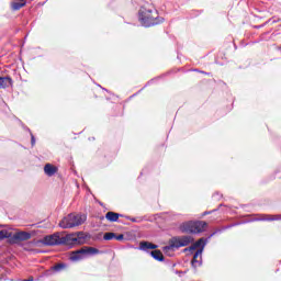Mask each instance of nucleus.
<instances>
[{
  "label": "nucleus",
  "instance_id": "nucleus-1",
  "mask_svg": "<svg viewBox=\"0 0 281 281\" xmlns=\"http://www.w3.org/2000/svg\"><path fill=\"white\" fill-rule=\"evenodd\" d=\"M179 229L182 234H201L207 229V223L204 221H189L180 224Z\"/></svg>",
  "mask_w": 281,
  "mask_h": 281
},
{
  "label": "nucleus",
  "instance_id": "nucleus-2",
  "mask_svg": "<svg viewBox=\"0 0 281 281\" xmlns=\"http://www.w3.org/2000/svg\"><path fill=\"white\" fill-rule=\"evenodd\" d=\"M85 221H87L86 215L71 213L59 222V227H63V229H71L72 227L82 225Z\"/></svg>",
  "mask_w": 281,
  "mask_h": 281
},
{
  "label": "nucleus",
  "instance_id": "nucleus-3",
  "mask_svg": "<svg viewBox=\"0 0 281 281\" xmlns=\"http://www.w3.org/2000/svg\"><path fill=\"white\" fill-rule=\"evenodd\" d=\"M192 243H194V237L190 235L172 237L169 240V246L165 247V249H179L180 247H188Z\"/></svg>",
  "mask_w": 281,
  "mask_h": 281
},
{
  "label": "nucleus",
  "instance_id": "nucleus-4",
  "mask_svg": "<svg viewBox=\"0 0 281 281\" xmlns=\"http://www.w3.org/2000/svg\"><path fill=\"white\" fill-rule=\"evenodd\" d=\"M97 254H100L98 248L83 246L82 248L71 252L70 260H82V258H87V256H97Z\"/></svg>",
  "mask_w": 281,
  "mask_h": 281
},
{
  "label": "nucleus",
  "instance_id": "nucleus-5",
  "mask_svg": "<svg viewBox=\"0 0 281 281\" xmlns=\"http://www.w3.org/2000/svg\"><path fill=\"white\" fill-rule=\"evenodd\" d=\"M139 19L145 27H150V25H157V23H159V21H157V11L148 9L140 10Z\"/></svg>",
  "mask_w": 281,
  "mask_h": 281
},
{
  "label": "nucleus",
  "instance_id": "nucleus-6",
  "mask_svg": "<svg viewBox=\"0 0 281 281\" xmlns=\"http://www.w3.org/2000/svg\"><path fill=\"white\" fill-rule=\"evenodd\" d=\"M63 245H82L85 244V233L78 232L68 234L65 237H61Z\"/></svg>",
  "mask_w": 281,
  "mask_h": 281
},
{
  "label": "nucleus",
  "instance_id": "nucleus-7",
  "mask_svg": "<svg viewBox=\"0 0 281 281\" xmlns=\"http://www.w3.org/2000/svg\"><path fill=\"white\" fill-rule=\"evenodd\" d=\"M65 240L60 237V233H55L53 235L45 236L40 243L46 246H54V245H63Z\"/></svg>",
  "mask_w": 281,
  "mask_h": 281
},
{
  "label": "nucleus",
  "instance_id": "nucleus-8",
  "mask_svg": "<svg viewBox=\"0 0 281 281\" xmlns=\"http://www.w3.org/2000/svg\"><path fill=\"white\" fill-rule=\"evenodd\" d=\"M44 172L47 175V177H54L56 172H58V167L52 165V164H46L44 167Z\"/></svg>",
  "mask_w": 281,
  "mask_h": 281
},
{
  "label": "nucleus",
  "instance_id": "nucleus-9",
  "mask_svg": "<svg viewBox=\"0 0 281 281\" xmlns=\"http://www.w3.org/2000/svg\"><path fill=\"white\" fill-rule=\"evenodd\" d=\"M202 256H203V248L195 251V254L193 256V259L191 261V265L193 267H196L198 265H201Z\"/></svg>",
  "mask_w": 281,
  "mask_h": 281
},
{
  "label": "nucleus",
  "instance_id": "nucleus-10",
  "mask_svg": "<svg viewBox=\"0 0 281 281\" xmlns=\"http://www.w3.org/2000/svg\"><path fill=\"white\" fill-rule=\"evenodd\" d=\"M14 240H30L32 238V234L27 232H19L13 235Z\"/></svg>",
  "mask_w": 281,
  "mask_h": 281
},
{
  "label": "nucleus",
  "instance_id": "nucleus-11",
  "mask_svg": "<svg viewBox=\"0 0 281 281\" xmlns=\"http://www.w3.org/2000/svg\"><path fill=\"white\" fill-rule=\"evenodd\" d=\"M120 216H122L120 215V213H115L111 211L105 214V218L106 221H110V223H116V221L120 220Z\"/></svg>",
  "mask_w": 281,
  "mask_h": 281
},
{
  "label": "nucleus",
  "instance_id": "nucleus-12",
  "mask_svg": "<svg viewBox=\"0 0 281 281\" xmlns=\"http://www.w3.org/2000/svg\"><path fill=\"white\" fill-rule=\"evenodd\" d=\"M198 247H205V241L203 240V238H200L191 247L184 248V251H194Z\"/></svg>",
  "mask_w": 281,
  "mask_h": 281
},
{
  "label": "nucleus",
  "instance_id": "nucleus-13",
  "mask_svg": "<svg viewBox=\"0 0 281 281\" xmlns=\"http://www.w3.org/2000/svg\"><path fill=\"white\" fill-rule=\"evenodd\" d=\"M12 86V79L10 77H0V89Z\"/></svg>",
  "mask_w": 281,
  "mask_h": 281
},
{
  "label": "nucleus",
  "instance_id": "nucleus-14",
  "mask_svg": "<svg viewBox=\"0 0 281 281\" xmlns=\"http://www.w3.org/2000/svg\"><path fill=\"white\" fill-rule=\"evenodd\" d=\"M25 3H26L25 0H15L12 3V9L13 10H21V8H24Z\"/></svg>",
  "mask_w": 281,
  "mask_h": 281
},
{
  "label": "nucleus",
  "instance_id": "nucleus-15",
  "mask_svg": "<svg viewBox=\"0 0 281 281\" xmlns=\"http://www.w3.org/2000/svg\"><path fill=\"white\" fill-rule=\"evenodd\" d=\"M150 254L155 260H159L160 262L164 261V254L161 250H153Z\"/></svg>",
  "mask_w": 281,
  "mask_h": 281
},
{
  "label": "nucleus",
  "instance_id": "nucleus-16",
  "mask_svg": "<svg viewBox=\"0 0 281 281\" xmlns=\"http://www.w3.org/2000/svg\"><path fill=\"white\" fill-rule=\"evenodd\" d=\"M140 249H157V245L148 241H142Z\"/></svg>",
  "mask_w": 281,
  "mask_h": 281
},
{
  "label": "nucleus",
  "instance_id": "nucleus-17",
  "mask_svg": "<svg viewBox=\"0 0 281 281\" xmlns=\"http://www.w3.org/2000/svg\"><path fill=\"white\" fill-rule=\"evenodd\" d=\"M63 269H67V265H65V263H56V265L53 267V270H54V271H63Z\"/></svg>",
  "mask_w": 281,
  "mask_h": 281
},
{
  "label": "nucleus",
  "instance_id": "nucleus-18",
  "mask_svg": "<svg viewBox=\"0 0 281 281\" xmlns=\"http://www.w3.org/2000/svg\"><path fill=\"white\" fill-rule=\"evenodd\" d=\"M12 236V233L8 231H0V240H3V238H10Z\"/></svg>",
  "mask_w": 281,
  "mask_h": 281
},
{
  "label": "nucleus",
  "instance_id": "nucleus-19",
  "mask_svg": "<svg viewBox=\"0 0 281 281\" xmlns=\"http://www.w3.org/2000/svg\"><path fill=\"white\" fill-rule=\"evenodd\" d=\"M103 238L104 240H113V238H115V233H105Z\"/></svg>",
  "mask_w": 281,
  "mask_h": 281
},
{
  "label": "nucleus",
  "instance_id": "nucleus-20",
  "mask_svg": "<svg viewBox=\"0 0 281 281\" xmlns=\"http://www.w3.org/2000/svg\"><path fill=\"white\" fill-rule=\"evenodd\" d=\"M115 240H124V235L120 234V235H115Z\"/></svg>",
  "mask_w": 281,
  "mask_h": 281
},
{
  "label": "nucleus",
  "instance_id": "nucleus-21",
  "mask_svg": "<svg viewBox=\"0 0 281 281\" xmlns=\"http://www.w3.org/2000/svg\"><path fill=\"white\" fill-rule=\"evenodd\" d=\"M31 144L34 146L36 144V138H34V135L31 136Z\"/></svg>",
  "mask_w": 281,
  "mask_h": 281
},
{
  "label": "nucleus",
  "instance_id": "nucleus-22",
  "mask_svg": "<svg viewBox=\"0 0 281 281\" xmlns=\"http://www.w3.org/2000/svg\"><path fill=\"white\" fill-rule=\"evenodd\" d=\"M268 221H278V216H271V215H270V216L268 217Z\"/></svg>",
  "mask_w": 281,
  "mask_h": 281
},
{
  "label": "nucleus",
  "instance_id": "nucleus-23",
  "mask_svg": "<svg viewBox=\"0 0 281 281\" xmlns=\"http://www.w3.org/2000/svg\"><path fill=\"white\" fill-rule=\"evenodd\" d=\"M26 281H34V277H30Z\"/></svg>",
  "mask_w": 281,
  "mask_h": 281
}]
</instances>
